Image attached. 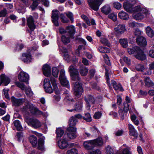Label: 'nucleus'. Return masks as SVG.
Masks as SVG:
<instances>
[{
    "label": "nucleus",
    "instance_id": "1",
    "mask_svg": "<svg viewBox=\"0 0 154 154\" xmlns=\"http://www.w3.org/2000/svg\"><path fill=\"white\" fill-rule=\"evenodd\" d=\"M136 3L134 0H127L125 2L123 5L124 9L128 12H140L146 15L148 13L147 9L141 8L140 6L133 7L134 5Z\"/></svg>",
    "mask_w": 154,
    "mask_h": 154
},
{
    "label": "nucleus",
    "instance_id": "2",
    "mask_svg": "<svg viewBox=\"0 0 154 154\" xmlns=\"http://www.w3.org/2000/svg\"><path fill=\"white\" fill-rule=\"evenodd\" d=\"M44 86L45 91L49 94L52 93L54 90L57 88L55 79L52 77L50 78V79H44Z\"/></svg>",
    "mask_w": 154,
    "mask_h": 154
},
{
    "label": "nucleus",
    "instance_id": "3",
    "mask_svg": "<svg viewBox=\"0 0 154 154\" xmlns=\"http://www.w3.org/2000/svg\"><path fill=\"white\" fill-rule=\"evenodd\" d=\"M127 51L129 54H134L135 57L138 60H143L146 59V56L143 51L138 47L135 46L131 48H128Z\"/></svg>",
    "mask_w": 154,
    "mask_h": 154
},
{
    "label": "nucleus",
    "instance_id": "4",
    "mask_svg": "<svg viewBox=\"0 0 154 154\" xmlns=\"http://www.w3.org/2000/svg\"><path fill=\"white\" fill-rule=\"evenodd\" d=\"M23 109L24 110L26 111L29 109L31 112L35 115H42V112L40 111L37 107H35L31 103L26 101L25 103Z\"/></svg>",
    "mask_w": 154,
    "mask_h": 154
},
{
    "label": "nucleus",
    "instance_id": "5",
    "mask_svg": "<svg viewBox=\"0 0 154 154\" xmlns=\"http://www.w3.org/2000/svg\"><path fill=\"white\" fill-rule=\"evenodd\" d=\"M104 0H88L90 7L95 11L98 10L99 6L103 2Z\"/></svg>",
    "mask_w": 154,
    "mask_h": 154
},
{
    "label": "nucleus",
    "instance_id": "6",
    "mask_svg": "<svg viewBox=\"0 0 154 154\" xmlns=\"http://www.w3.org/2000/svg\"><path fill=\"white\" fill-rule=\"evenodd\" d=\"M81 84L78 82H75L74 88V94L76 96L80 97L83 92Z\"/></svg>",
    "mask_w": 154,
    "mask_h": 154
},
{
    "label": "nucleus",
    "instance_id": "7",
    "mask_svg": "<svg viewBox=\"0 0 154 154\" xmlns=\"http://www.w3.org/2000/svg\"><path fill=\"white\" fill-rule=\"evenodd\" d=\"M76 128L75 127H69L67 129L68 132L67 135L70 139H74L76 137Z\"/></svg>",
    "mask_w": 154,
    "mask_h": 154
},
{
    "label": "nucleus",
    "instance_id": "8",
    "mask_svg": "<svg viewBox=\"0 0 154 154\" xmlns=\"http://www.w3.org/2000/svg\"><path fill=\"white\" fill-rule=\"evenodd\" d=\"M11 100L12 105L15 107L19 106L22 105L24 102V99L23 98L17 99L14 96L11 97Z\"/></svg>",
    "mask_w": 154,
    "mask_h": 154
},
{
    "label": "nucleus",
    "instance_id": "9",
    "mask_svg": "<svg viewBox=\"0 0 154 154\" xmlns=\"http://www.w3.org/2000/svg\"><path fill=\"white\" fill-rule=\"evenodd\" d=\"M28 124L35 128H38L41 126V122L36 119H30L28 122Z\"/></svg>",
    "mask_w": 154,
    "mask_h": 154
},
{
    "label": "nucleus",
    "instance_id": "10",
    "mask_svg": "<svg viewBox=\"0 0 154 154\" xmlns=\"http://www.w3.org/2000/svg\"><path fill=\"white\" fill-rule=\"evenodd\" d=\"M86 103V107L89 109L91 106V103L94 104L95 102L94 98L90 95H87L84 97Z\"/></svg>",
    "mask_w": 154,
    "mask_h": 154
},
{
    "label": "nucleus",
    "instance_id": "11",
    "mask_svg": "<svg viewBox=\"0 0 154 154\" xmlns=\"http://www.w3.org/2000/svg\"><path fill=\"white\" fill-rule=\"evenodd\" d=\"M59 14V12L58 11L55 10H53L51 18L52 19L53 22L54 24L56 26H59L58 20Z\"/></svg>",
    "mask_w": 154,
    "mask_h": 154
},
{
    "label": "nucleus",
    "instance_id": "12",
    "mask_svg": "<svg viewBox=\"0 0 154 154\" xmlns=\"http://www.w3.org/2000/svg\"><path fill=\"white\" fill-rule=\"evenodd\" d=\"M114 30L116 33L118 35L123 34L127 30L125 26L123 24H119L117 26L115 27Z\"/></svg>",
    "mask_w": 154,
    "mask_h": 154
},
{
    "label": "nucleus",
    "instance_id": "13",
    "mask_svg": "<svg viewBox=\"0 0 154 154\" xmlns=\"http://www.w3.org/2000/svg\"><path fill=\"white\" fill-rule=\"evenodd\" d=\"M27 22L28 26L31 31H33L35 28L34 20L33 17L29 16L27 18Z\"/></svg>",
    "mask_w": 154,
    "mask_h": 154
},
{
    "label": "nucleus",
    "instance_id": "14",
    "mask_svg": "<svg viewBox=\"0 0 154 154\" xmlns=\"http://www.w3.org/2000/svg\"><path fill=\"white\" fill-rule=\"evenodd\" d=\"M18 77L20 81L23 82H27L29 79L28 75L23 71L19 73Z\"/></svg>",
    "mask_w": 154,
    "mask_h": 154
},
{
    "label": "nucleus",
    "instance_id": "15",
    "mask_svg": "<svg viewBox=\"0 0 154 154\" xmlns=\"http://www.w3.org/2000/svg\"><path fill=\"white\" fill-rule=\"evenodd\" d=\"M21 59L22 61L27 63L31 62L32 60L31 54L27 53L23 54Z\"/></svg>",
    "mask_w": 154,
    "mask_h": 154
},
{
    "label": "nucleus",
    "instance_id": "16",
    "mask_svg": "<svg viewBox=\"0 0 154 154\" xmlns=\"http://www.w3.org/2000/svg\"><path fill=\"white\" fill-rule=\"evenodd\" d=\"M136 42L138 45L142 47H144L147 45L146 38L143 36L137 37L136 38Z\"/></svg>",
    "mask_w": 154,
    "mask_h": 154
},
{
    "label": "nucleus",
    "instance_id": "17",
    "mask_svg": "<svg viewBox=\"0 0 154 154\" xmlns=\"http://www.w3.org/2000/svg\"><path fill=\"white\" fill-rule=\"evenodd\" d=\"M42 70L44 74L46 76H49L51 73V67L47 64L44 65L42 67Z\"/></svg>",
    "mask_w": 154,
    "mask_h": 154
},
{
    "label": "nucleus",
    "instance_id": "18",
    "mask_svg": "<svg viewBox=\"0 0 154 154\" xmlns=\"http://www.w3.org/2000/svg\"><path fill=\"white\" fill-rule=\"evenodd\" d=\"M1 82L0 85L2 83L4 84V85H7L10 82V79L9 78L6 76L4 74H2L0 76Z\"/></svg>",
    "mask_w": 154,
    "mask_h": 154
},
{
    "label": "nucleus",
    "instance_id": "19",
    "mask_svg": "<svg viewBox=\"0 0 154 154\" xmlns=\"http://www.w3.org/2000/svg\"><path fill=\"white\" fill-rule=\"evenodd\" d=\"M92 140L85 141L84 143V146L85 148L88 150H91L94 147Z\"/></svg>",
    "mask_w": 154,
    "mask_h": 154
},
{
    "label": "nucleus",
    "instance_id": "20",
    "mask_svg": "<svg viewBox=\"0 0 154 154\" xmlns=\"http://www.w3.org/2000/svg\"><path fill=\"white\" fill-rule=\"evenodd\" d=\"M92 141L94 143V147L101 146L103 144L102 138L101 137H98L95 140H92Z\"/></svg>",
    "mask_w": 154,
    "mask_h": 154
},
{
    "label": "nucleus",
    "instance_id": "21",
    "mask_svg": "<svg viewBox=\"0 0 154 154\" xmlns=\"http://www.w3.org/2000/svg\"><path fill=\"white\" fill-rule=\"evenodd\" d=\"M118 16L121 19L124 20H128L129 17L128 14L123 11H121L119 13Z\"/></svg>",
    "mask_w": 154,
    "mask_h": 154
},
{
    "label": "nucleus",
    "instance_id": "22",
    "mask_svg": "<svg viewBox=\"0 0 154 154\" xmlns=\"http://www.w3.org/2000/svg\"><path fill=\"white\" fill-rule=\"evenodd\" d=\"M111 9L109 5H106L101 8V11L105 14H108L111 11Z\"/></svg>",
    "mask_w": 154,
    "mask_h": 154
},
{
    "label": "nucleus",
    "instance_id": "23",
    "mask_svg": "<svg viewBox=\"0 0 154 154\" xmlns=\"http://www.w3.org/2000/svg\"><path fill=\"white\" fill-rule=\"evenodd\" d=\"M58 145L59 147L61 149H64L68 146V143L65 139L60 140L58 141Z\"/></svg>",
    "mask_w": 154,
    "mask_h": 154
},
{
    "label": "nucleus",
    "instance_id": "24",
    "mask_svg": "<svg viewBox=\"0 0 154 154\" xmlns=\"http://www.w3.org/2000/svg\"><path fill=\"white\" fill-rule=\"evenodd\" d=\"M66 29L71 36L75 34V27L73 25H70L66 27Z\"/></svg>",
    "mask_w": 154,
    "mask_h": 154
},
{
    "label": "nucleus",
    "instance_id": "25",
    "mask_svg": "<svg viewBox=\"0 0 154 154\" xmlns=\"http://www.w3.org/2000/svg\"><path fill=\"white\" fill-rule=\"evenodd\" d=\"M29 140L34 147L36 146L37 143V140L35 137L33 135H31L29 137Z\"/></svg>",
    "mask_w": 154,
    "mask_h": 154
},
{
    "label": "nucleus",
    "instance_id": "26",
    "mask_svg": "<svg viewBox=\"0 0 154 154\" xmlns=\"http://www.w3.org/2000/svg\"><path fill=\"white\" fill-rule=\"evenodd\" d=\"M145 86L148 87H152L154 85L153 82L149 78L146 77L144 79Z\"/></svg>",
    "mask_w": 154,
    "mask_h": 154
},
{
    "label": "nucleus",
    "instance_id": "27",
    "mask_svg": "<svg viewBox=\"0 0 154 154\" xmlns=\"http://www.w3.org/2000/svg\"><path fill=\"white\" fill-rule=\"evenodd\" d=\"M144 14H145L143 13H142L140 12L134 13L133 14V16L134 19L137 20H142L143 18Z\"/></svg>",
    "mask_w": 154,
    "mask_h": 154
},
{
    "label": "nucleus",
    "instance_id": "28",
    "mask_svg": "<svg viewBox=\"0 0 154 154\" xmlns=\"http://www.w3.org/2000/svg\"><path fill=\"white\" fill-rule=\"evenodd\" d=\"M78 122V120L75 118V117L73 116L71 117L69 119V127H74Z\"/></svg>",
    "mask_w": 154,
    "mask_h": 154
},
{
    "label": "nucleus",
    "instance_id": "29",
    "mask_svg": "<svg viewBox=\"0 0 154 154\" xmlns=\"http://www.w3.org/2000/svg\"><path fill=\"white\" fill-rule=\"evenodd\" d=\"M112 84L114 88L116 90H119L121 91H123V89L121 86V85L119 84H117L116 82L114 81H112Z\"/></svg>",
    "mask_w": 154,
    "mask_h": 154
},
{
    "label": "nucleus",
    "instance_id": "30",
    "mask_svg": "<svg viewBox=\"0 0 154 154\" xmlns=\"http://www.w3.org/2000/svg\"><path fill=\"white\" fill-rule=\"evenodd\" d=\"M69 72L70 74V75L79 73L78 70L76 67L72 65H71L69 66Z\"/></svg>",
    "mask_w": 154,
    "mask_h": 154
},
{
    "label": "nucleus",
    "instance_id": "31",
    "mask_svg": "<svg viewBox=\"0 0 154 154\" xmlns=\"http://www.w3.org/2000/svg\"><path fill=\"white\" fill-rule=\"evenodd\" d=\"M88 71V70L86 67L82 66L80 67L79 72L82 75L85 76L86 75Z\"/></svg>",
    "mask_w": 154,
    "mask_h": 154
},
{
    "label": "nucleus",
    "instance_id": "32",
    "mask_svg": "<svg viewBox=\"0 0 154 154\" xmlns=\"http://www.w3.org/2000/svg\"><path fill=\"white\" fill-rule=\"evenodd\" d=\"M119 42L124 48H126L128 46V39L126 38H121L119 39Z\"/></svg>",
    "mask_w": 154,
    "mask_h": 154
},
{
    "label": "nucleus",
    "instance_id": "33",
    "mask_svg": "<svg viewBox=\"0 0 154 154\" xmlns=\"http://www.w3.org/2000/svg\"><path fill=\"white\" fill-rule=\"evenodd\" d=\"M33 1L32 4L30 6L32 10H34L37 7L38 4L41 2L42 0H32Z\"/></svg>",
    "mask_w": 154,
    "mask_h": 154
},
{
    "label": "nucleus",
    "instance_id": "34",
    "mask_svg": "<svg viewBox=\"0 0 154 154\" xmlns=\"http://www.w3.org/2000/svg\"><path fill=\"white\" fill-rule=\"evenodd\" d=\"M146 32L147 35L150 37H152L154 35V32L149 26L146 28Z\"/></svg>",
    "mask_w": 154,
    "mask_h": 154
},
{
    "label": "nucleus",
    "instance_id": "35",
    "mask_svg": "<svg viewBox=\"0 0 154 154\" xmlns=\"http://www.w3.org/2000/svg\"><path fill=\"white\" fill-rule=\"evenodd\" d=\"M44 143V140L42 138L39 139L38 148L39 150H42L44 149L43 145Z\"/></svg>",
    "mask_w": 154,
    "mask_h": 154
},
{
    "label": "nucleus",
    "instance_id": "36",
    "mask_svg": "<svg viewBox=\"0 0 154 154\" xmlns=\"http://www.w3.org/2000/svg\"><path fill=\"white\" fill-rule=\"evenodd\" d=\"M14 126L16 127L18 131L21 130L22 128L20 122L18 120H16L13 122Z\"/></svg>",
    "mask_w": 154,
    "mask_h": 154
},
{
    "label": "nucleus",
    "instance_id": "37",
    "mask_svg": "<svg viewBox=\"0 0 154 154\" xmlns=\"http://www.w3.org/2000/svg\"><path fill=\"white\" fill-rule=\"evenodd\" d=\"M72 80L75 81H80L81 78L79 76V73L70 75Z\"/></svg>",
    "mask_w": 154,
    "mask_h": 154
},
{
    "label": "nucleus",
    "instance_id": "38",
    "mask_svg": "<svg viewBox=\"0 0 154 154\" xmlns=\"http://www.w3.org/2000/svg\"><path fill=\"white\" fill-rule=\"evenodd\" d=\"M83 119L87 122H90L92 120L90 114L89 113H85Z\"/></svg>",
    "mask_w": 154,
    "mask_h": 154
},
{
    "label": "nucleus",
    "instance_id": "39",
    "mask_svg": "<svg viewBox=\"0 0 154 154\" xmlns=\"http://www.w3.org/2000/svg\"><path fill=\"white\" fill-rule=\"evenodd\" d=\"M56 133L57 137H61L64 134V131L60 128H57L56 130Z\"/></svg>",
    "mask_w": 154,
    "mask_h": 154
},
{
    "label": "nucleus",
    "instance_id": "40",
    "mask_svg": "<svg viewBox=\"0 0 154 154\" xmlns=\"http://www.w3.org/2000/svg\"><path fill=\"white\" fill-rule=\"evenodd\" d=\"M99 51L103 53H109L110 51L109 48L105 47H100L98 48Z\"/></svg>",
    "mask_w": 154,
    "mask_h": 154
},
{
    "label": "nucleus",
    "instance_id": "41",
    "mask_svg": "<svg viewBox=\"0 0 154 154\" xmlns=\"http://www.w3.org/2000/svg\"><path fill=\"white\" fill-rule=\"evenodd\" d=\"M61 84L62 85L67 87L69 85V82L67 80L66 78H63L60 79Z\"/></svg>",
    "mask_w": 154,
    "mask_h": 154
},
{
    "label": "nucleus",
    "instance_id": "42",
    "mask_svg": "<svg viewBox=\"0 0 154 154\" xmlns=\"http://www.w3.org/2000/svg\"><path fill=\"white\" fill-rule=\"evenodd\" d=\"M135 68L137 71L141 72H143L145 69L144 65L141 64H137Z\"/></svg>",
    "mask_w": 154,
    "mask_h": 154
},
{
    "label": "nucleus",
    "instance_id": "43",
    "mask_svg": "<svg viewBox=\"0 0 154 154\" xmlns=\"http://www.w3.org/2000/svg\"><path fill=\"white\" fill-rule=\"evenodd\" d=\"M67 17L70 20L71 23L74 22L73 15V14L70 12H68L65 13Z\"/></svg>",
    "mask_w": 154,
    "mask_h": 154
},
{
    "label": "nucleus",
    "instance_id": "44",
    "mask_svg": "<svg viewBox=\"0 0 154 154\" xmlns=\"http://www.w3.org/2000/svg\"><path fill=\"white\" fill-rule=\"evenodd\" d=\"M16 85L19 88H20L22 90H24L26 89V87L25 85L23 83H21L19 82H17L15 83Z\"/></svg>",
    "mask_w": 154,
    "mask_h": 154
},
{
    "label": "nucleus",
    "instance_id": "45",
    "mask_svg": "<svg viewBox=\"0 0 154 154\" xmlns=\"http://www.w3.org/2000/svg\"><path fill=\"white\" fill-rule=\"evenodd\" d=\"M108 17L114 21H115L117 20V14L114 13L109 14L108 16Z\"/></svg>",
    "mask_w": 154,
    "mask_h": 154
},
{
    "label": "nucleus",
    "instance_id": "46",
    "mask_svg": "<svg viewBox=\"0 0 154 154\" xmlns=\"http://www.w3.org/2000/svg\"><path fill=\"white\" fill-rule=\"evenodd\" d=\"M60 18L61 21L63 23H67L69 21V20L62 14H60Z\"/></svg>",
    "mask_w": 154,
    "mask_h": 154
},
{
    "label": "nucleus",
    "instance_id": "47",
    "mask_svg": "<svg viewBox=\"0 0 154 154\" xmlns=\"http://www.w3.org/2000/svg\"><path fill=\"white\" fill-rule=\"evenodd\" d=\"M130 27H139L140 26V24L134 21H130L128 23Z\"/></svg>",
    "mask_w": 154,
    "mask_h": 154
},
{
    "label": "nucleus",
    "instance_id": "48",
    "mask_svg": "<svg viewBox=\"0 0 154 154\" xmlns=\"http://www.w3.org/2000/svg\"><path fill=\"white\" fill-rule=\"evenodd\" d=\"M59 73V70L56 67H53L52 68V75L55 77L58 76Z\"/></svg>",
    "mask_w": 154,
    "mask_h": 154
},
{
    "label": "nucleus",
    "instance_id": "49",
    "mask_svg": "<svg viewBox=\"0 0 154 154\" xmlns=\"http://www.w3.org/2000/svg\"><path fill=\"white\" fill-rule=\"evenodd\" d=\"M106 154H113L114 151L112 148L109 145L106 148Z\"/></svg>",
    "mask_w": 154,
    "mask_h": 154
},
{
    "label": "nucleus",
    "instance_id": "50",
    "mask_svg": "<svg viewBox=\"0 0 154 154\" xmlns=\"http://www.w3.org/2000/svg\"><path fill=\"white\" fill-rule=\"evenodd\" d=\"M100 42L103 44L107 46L110 45V43L108 41L106 38H102L100 39Z\"/></svg>",
    "mask_w": 154,
    "mask_h": 154
},
{
    "label": "nucleus",
    "instance_id": "51",
    "mask_svg": "<svg viewBox=\"0 0 154 154\" xmlns=\"http://www.w3.org/2000/svg\"><path fill=\"white\" fill-rule=\"evenodd\" d=\"M61 39L62 42L64 44H66L70 42L69 37H66L64 35H63Z\"/></svg>",
    "mask_w": 154,
    "mask_h": 154
},
{
    "label": "nucleus",
    "instance_id": "52",
    "mask_svg": "<svg viewBox=\"0 0 154 154\" xmlns=\"http://www.w3.org/2000/svg\"><path fill=\"white\" fill-rule=\"evenodd\" d=\"M113 6L117 10L120 9L122 7L121 4L118 2H114L113 3Z\"/></svg>",
    "mask_w": 154,
    "mask_h": 154
},
{
    "label": "nucleus",
    "instance_id": "53",
    "mask_svg": "<svg viewBox=\"0 0 154 154\" xmlns=\"http://www.w3.org/2000/svg\"><path fill=\"white\" fill-rule=\"evenodd\" d=\"M78 153L77 150L75 148L72 149L67 152V154H78Z\"/></svg>",
    "mask_w": 154,
    "mask_h": 154
},
{
    "label": "nucleus",
    "instance_id": "54",
    "mask_svg": "<svg viewBox=\"0 0 154 154\" xmlns=\"http://www.w3.org/2000/svg\"><path fill=\"white\" fill-rule=\"evenodd\" d=\"M103 57L104 59L105 62L108 65H110V62L109 58L108 55L106 54H105L103 55Z\"/></svg>",
    "mask_w": 154,
    "mask_h": 154
},
{
    "label": "nucleus",
    "instance_id": "55",
    "mask_svg": "<svg viewBox=\"0 0 154 154\" xmlns=\"http://www.w3.org/2000/svg\"><path fill=\"white\" fill-rule=\"evenodd\" d=\"M129 133L130 135L134 137H137V132L135 129H133V130H129Z\"/></svg>",
    "mask_w": 154,
    "mask_h": 154
},
{
    "label": "nucleus",
    "instance_id": "56",
    "mask_svg": "<svg viewBox=\"0 0 154 154\" xmlns=\"http://www.w3.org/2000/svg\"><path fill=\"white\" fill-rule=\"evenodd\" d=\"M25 90H26V94L29 96L30 97L33 95V93L30 88H26Z\"/></svg>",
    "mask_w": 154,
    "mask_h": 154
},
{
    "label": "nucleus",
    "instance_id": "57",
    "mask_svg": "<svg viewBox=\"0 0 154 154\" xmlns=\"http://www.w3.org/2000/svg\"><path fill=\"white\" fill-rule=\"evenodd\" d=\"M81 17L85 21L86 23L88 25H90V20L86 15L84 14L82 15L81 16Z\"/></svg>",
    "mask_w": 154,
    "mask_h": 154
},
{
    "label": "nucleus",
    "instance_id": "58",
    "mask_svg": "<svg viewBox=\"0 0 154 154\" xmlns=\"http://www.w3.org/2000/svg\"><path fill=\"white\" fill-rule=\"evenodd\" d=\"M101 116L102 113L101 112H96L94 116V118L96 119H98L101 117Z\"/></svg>",
    "mask_w": 154,
    "mask_h": 154
},
{
    "label": "nucleus",
    "instance_id": "59",
    "mask_svg": "<svg viewBox=\"0 0 154 154\" xmlns=\"http://www.w3.org/2000/svg\"><path fill=\"white\" fill-rule=\"evenodd\" d=\"M130 149L128 147H127L124 149L122 152V154H131L129 150Z\"/></svg>",
    "mask_w": 154,
    "mask_h": 154
},
{
    "label": "nucleus",
    "instance_id": "60",
    "mask_svg": "<svg viewBox=\"0 0 154 154\" xmlns=\"http://www.w3.org/2000/svg\"><path fill=\"white\" fill-rule=\"evenodd\" d=\"M65 71L63 69H62L60 72L59 79H60L63 78H65Z\"/></svg>",
    "mask_w": 154,
    "mask_h": 154
},
{
    "label": "nucleus",
    "instance_id": "61",
    "mask_svg": "<svg viewBox=\"0 0 154 154\" xmlns=\"http://www.w3.org/2000/svg\"><path fill=\"white\" fill-rule=\"evenodd\" d=\"M124 110L125 112H127L129 109V106L128 104L126 102H124Z\"/></svg>",
    "mask_w": 154,
    "mask_h": 154
},
{
    "label": "nucleus",
    "instance_id": "62",
    "mask_svg": "<svg viewBox=\"0 0 154 154\" xmlns=\"http://www.w3.org/2000/svg\"><path fill=\"white\" fill-rule=\"evenodd\" d=\"M124 61L128 65H130L131 64V59L126 57H124L123 59Z\"/></svg>",
    "mask_w": 154,
    "mask_h": 154
},
{
    "label": "nucleus",
    "instance_id": "63",
    "mask_svg": "<svg viewBox=\"0 0 154 154\" xmlns=\"http://www.w3.org/2000/svg\"><path fill=\"white\" fill-rule=\"evenodd\" d=\"M141 32L138 29H137L134 32V35L137 36V37H139V36L141 34Z\"/></svg>",
    "mask_w": 154,
    "mask_h": 154
},
{
    "label": "nucleus",
    "instance_id": "64",
    "mask_svg": "<svg viewBox=\"0 0 154 154\" xmlns=\"http://www.w3.org/2000/svg\"><path fill=\"white\" fill-rule=\"evenodd\" d=\"M24 47L23 45L21 44H17L16 46V50L18 51H20Z\"/></svg>",
    "mask_w": 154,
    "mask_h": 154
}]
</instances>
